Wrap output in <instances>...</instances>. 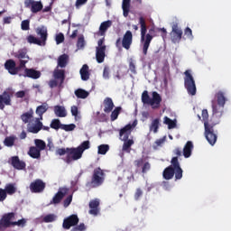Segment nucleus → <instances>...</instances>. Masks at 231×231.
I'll use <instances>...</instances> for the list:
<instances>
[{"mask_svg": "<svg viewBox=\"0 0 231 231\" xmlns=\"http://www.w3.org/2000/svg\"><path fill=\"white\" fill-rule=\"evenodd\" d=\"M68 60H69V56L68 54H62L58 58V66L60 68H66L68 66Z\"/></svg>", "mask_w": 231, "mask_h": 231, "instance_id": "37", "label": "nucleus"}, {"mask_svg": "<svg viewBox=\"0 0 231 231\" xmlns=\"http://www.w3.org/2000/svg\"><path fill=\"white\" fill-rule=\"evenodd\" d=\"M160 125H162V124H160V118L153 119L149 125L150 133L156 134V133H158V129H160Z\"/></svg>", "mask_w": 231, "mask_h": 231, "instance_id": "35", "label": "nucleus"}, {"mask_svg": "<svg viewBox=\"0 0 231 231\" xmlns=\"http://www.w3.org/2000/svg\"><path fill=\"white\" fill-rule=\"evenodd\" d=\"M133 44V32L131 31H126L123 36L122 46L125 50H131V45Z\"/></svg>", "mask_w": 231, "mask_h": 231, "instance_id": "20", "label": "nucleus"}, {"mask_svg": "<svg viewBox=\"0 0 231 231\" xmlns=\"http://www.w3.org/2000/svg\"><path fill=\"white\" fill-rule=\"evenodd\" d=\"M50 131V126H44L42 120L33 119L27 125V133L37 134L40 131Z\"/></svg>", "mask_w": 231, "mask_h": 231, "instance_id": "10", "label": "nucleus"}, {"mask_svg": "<svg viewBox=\"0 0 231 231\" xmlns=\"http://www.w3.org/2000/svg\"><path fill=\"white\" fill-rule=\"evenodd\" d=\"M111 26H113V22L111 20L101 23L99 26L100 35H106V32H107V30H109V28H111Z\"/></svg>", "mask_w": 231, "mask_h": 231, "instance_id": "32", "label": "nucleus"}, {"mask_svg": "<svg viewBox=\"0 0 231 231\" xmlns=\"http://www.w3.org/2000/svg\"><path fill=\"white\" fill-rule=\"evenodd\" d=\"M21 29L23 30V32H28V30H30V20L22 21Z\"/></svg>", "mask_w": 231, "mask_h": 231, "instance_id": "52", "label": "nucleus"}, {"mask_svg": "<svg viewBox=\"0 0 231 231\" xmlns=\"http://www.w3.org/2000/svg\"><path fill=\"white\" fill-rule=\"evenodd\" d=\"M15 59H18L20 62V68H26V64H28V61L30 60V57L24 51H19L15 55Z\"/></svg>", "mask_w": 231, "mask_h": 231, "instance_id": "19", "label": "nucleus"}, {"mask_svg": "<svg viewBox=\"0 0 231 231\" xmlns=\"http://www.w3.org/2000/svg\"><path fill=\"white\" fill-rule=\"evenodd\" d=\"M68 149L69 148H59L56 151V154H58L59 156H64V154L68 155Z\"/></svg>", "mask_w": 231, "mask_h": 231, "instance_id": "57", "label": "nucleus"}, {"mask_svg": "<svg viewBox=\"0 0 231 231\" xmlns=\"http://www.w3.org/2000/svg\"><path fill=\"white\" fill-rule=\"evenodd\" d=\"M34 143L36 145L34 147H36V149H38L39 151H44L46 149V142H44L43 140L35 139Z\"/></svg>", "mask_w": 231, "mask_h": 231, "instance_id": "39", "label": "nucleus"}, {"mask_svg": "<svg viewBox=\"0 0 231 231\" xmlns=\"http://www.w3.org/2000/svg\"><path fill=\"white\" fill-rule=\"evenodd\" d=\"M79 225V217L77 215H71L63 220V228L69 230L71 226H77Z\"/></svg>", "mask_w": 231, "mask_h": 231, "instance_id": "18", "label": "nucleus"}, {"mask_svg": "<svg viewBox=\"0 0 231 231\" xmlns=\"http://www.w3.org/2000/svg\"><path fill=\"white\" fill-rule=\"evenodd\" d=\"M27 42H29V44H37L38 46H42L41 40L33 35L27 36Z\"/></svg>", "mask_w": 231, "mask_h": 231, "instance_id": "42", "label": "nucleus"}, {"mask_svg": "<svg viewBox=\"0 0 231 231\" xmlns=\"http://www.w3.org/2000/svg\"><path fill=\"white\" fill-rule=\"evenodd\" d=\"M49 88L53 89V88H62V85H60V81L59 79H54L49 81Z\"/></svg>", "mask_w": 231, "mask_h": 231, "instance_id": "48", "label": "nucleus"}, {"mask_svg": "<svg viewBox=\"0 0 231 231\" xmlns=\"http://www.w3.org/2000/svg\"><path fill=\"white\" fill-rule=\"evenodd\" d=\"M53 79L59 80L60 86H62V84H64V80H66V72L64 69H54Z\"/></svg>", "mask_w": 231, "mask_h": 231, "instance_id": "27", "label": "nucleus"}, {"mask_svg": "<svg viewBox=\"0 0 231 231\" xmlns=\"http://www.w3.org/2000/svg\"><path fill=\"white\" fill-rule=\"evenodd\" d=\"M23 77H27L28 79H33L37 80V79H41V71L36 70L34 69L25 68Z\"/></svg>", "mask_w": 231, "mask_h": 231, "instance_id": "24", "label": "nucleus"}, {"mask_svg": "<svg viewBox=\"0 0 231 231\" xmlns=\"http://www.w3.org/2000/svg\"><path fill=\"white\" fill-rule=\"evenodd\" d=\"M79 183V179H75L74 180H71L70 182V189H72L74 191L79 189V187H77Z\"/></svg>", "mask_w": 231, "mask_h": 231, "instance_id": "61", "label": "nucleus"}, {"mask_svg": "<svg viewBox=\"0 0 231 231\" xmlns=\"http://www.w3.org/2000/svg\"><path fill=\"white\" fill-rule=\"evenodd\" d=\"M226 94L223 90H218L215 94L214 100L211 101L213 118H221L225 113V105L226 104Z\"/></svg>", "mask_w": 231, "mask_h": 231, "instance_id": "3", "label": "nucleus"}, {"mask_svg": "<svg viewBox=\"0 0 231 231\" xmlns=\"http://www.w3.org/2000/svg\"><path fill=\"white\" fill-rule=\"evenodd\" d=\"M105 113H111L115 108V103L111 97H106L103 101Z\"/></svg>", "mask_w": 231, "mask_h": 231, "instance_id": "29", "label": "nucleus"}, {"mask_svg": "<svg viewBox=\"0 0 231 231\" xmlns=\"http://www.w3.org/2000/svg\"><path fill=\"white\" fill-rule=\"evenodd\" d=\"M28 154L31 158H33L34 160H41V150H39L35 146H31Z\"/></svg>", "mask_w": 231, "mask_h": 231, "instance_id": "34", "label": "nucleus"}, {"mask_svg": "<svg viewBox=\"0 0 231 231\" xmlns=\"http://www.w3.org/2000/svg\"><path fill=\"white\" fill-rule=\"evenodd\" d=\"M54 113H55L56 116H59V118H66V116H68L66 108L62 106H55Z\"/></svg>", "mask_w": 231, "mask_h": 231, "instance_id": "33", "label": "nucleus"}, {"mask_svg": "<svg viewBox=\"0 0 231 231\" xmlns=\"http://www.w3.org/2000/svg\"><path fill=\"white\" fill-rule=\"evenodd\" d=\"M96 59L98 64H102V62H104V59H106V46L97 47Z\"/></svg>", "mask_w": 231, "mask_h": 231, "instance_id": "26", "label": "nucleus"}, {"mask_svg": "<svg viewBox=\"0 0 231 231\" xmlns=\"http://www.w3.org/2000/svg\"><path fill=\"white\" fill-rule=\"evenodd\" d=\"M4 143L5 147H14V144L15 143V138L12 136L5 137Z\"/></svg>", "mask_w": 231, "mask_h": 231, "instance_id": "47", "label": "nucleus"}, {"mask_svg": "<svg viewBox=\"0 0 231 231\" xmlns=\"http://www.w3.org/2000/svg\"><path fill=\"white\" fill-rule=\"evenodd\" d=\"M171 42L174 44L180 42L181 41V37H183V31L180 28L178 23H174L171 26V32L170 33Z\"/></svg>", "mask_w": 231, "mask_h": 231, "instance_id": "13", "label": "nucleus"}, {"mask_svg": "<svg viewBox=\"0 0 231 231\" xmlns=\"http://www.w3.org/2000/svg\"><path fill=\"white\" fill-rule=\"evenodd\" d=\"M29 189L32 194H41V192H44V189H46V183L41 179H36L31 182Z\"/></svg>", "mask_w": 231, "mask_h": 231, "instance_id": "15", "label": "nucleus"}, {"mask_svg": "<svg viewBox=\"0 0 231 231\" xmlns=\"http://www.w3.org/2000/svg\"><path fill=\"white\" fill-rule=\"evenodd\" d=\"M77 125L75 124H69V125H61L62 131H66L67 133H69L70 131H75Z\"/></svg>", "mask_w": 231, "mask_h": 231, "instance_id": "46", "label": "nucleus"}, {"mask_svg": "<svg viewBox=\"0 0 231 231\" xmlns=\"http://www.w3.org/2000/svg\"><path fill=\"white\" fill-rule=\"evenodd\" d=\"M139 23L141 24V42H143V55H147L151 42L152 41V38L156 37V30L151 28L149 33H147V23H145V18L143 16L139 18Z\"/></svg>", "mask_w": 231, "mask_h": 231, "instance_id": "2", "label": "nucleus"}, {"mask_svg": "<svg viewBox=\"0 0 231 231\" xmlns=\"http://www.w3.org/2000/svg\"><path fill=\"white\" fill-rule=\"evenodd\" d=\"M20 118L23 122V124H31V122H33V120L35 119L33 118V110L31 109L29 112L22 114Z\"/></svg>", "mask_w": 231, "mask_h": 231, "instance_id": "30", "label": "nucleus"}, {"mask_svg": "<svg viewBox=\"0 0 231 231\" xmlns=\"http://www.w3.org/2000/svg\"><path fill=\"white\" fill-rule=\"evenodd\" d=\"M88 0H76L75 6L77 10H80L84 5H87Z\"/></svg>", "mask_w": 231, "mask_h": 231, "instance_id": "54", "label": "nucleus"}, {"mask_svg": "<svg viewBox=\"0 0 231 231\" xmlns=\"http://www.w3.org/2000/svg\"><path fill=\"white\" fill-rule=\"evenodd\" d=\"M163 124H165V125H168V129H174V127H176V122H174L168 116H164Z\"/></svg>", "mask_w": 231, "mask_h": 231, "instance_id": "45", "label": "nucleus"}, {"mask_svg": "<svg viewBox=\"0 0 231 231\" xmlns=\"http://www.w3.org/2000/svg\"><path fill=\"white\" fill-rule=\"evenodd\" d=\"M84 230H86V225H84V223H81L79 226L74 227V231H84Z\"/></svg>", "mask_w": 231, "mask_h": 231, "instance_id": "64", "label": "nucleus"}, {"mask_svg": "<svg viewBox=\"0 0 231 231\" xmlns=\"http://www.w3.org/2000/svg\"><path fill=\"white\" fill-rule=\"evenodd\" d=\"M142 196H143V190H142L140 188H137L134 193V199L138 201Z\"/></svg>", "mask_w": 231, "mask_h": 231, "instance_id": "56", "label": "nucleus"}, {"mask_svg": "<svg viewBox=\"0 0 231 231\" xmlns=\"http://www.w3.org/2000/svg\"><path fill=\"white\" fill-rule=\"evenodd\" d=\"M11 165L14 169H16V171H24V169H26V162L19 160V156L11 157Z\"/></svg>", "mask_w": 231, "mask_h": 231, "instance_id": "21", "label": "nucleus"}, {"mask_svg": "<svg viewBox=\"0 0 231 231\" xmlns=\"http://www.w3.org/2000/svg\"><path fill=\"white\" fill-rule=\"evenodd\" d=\"M122 10L124 17H129V12H131V0H123Z\"/></svg>", "mask_w": 231, "mask_h": 231, "instance_id": "36", "label": "nucleus"}, {"mask_svg": "<svg viewBox=\"0 0 231 231\" xmlns=\"http://www.w3.org/2000/svg\"><path fill=\"white\" fill-rule=\"evenodd\" d=\"M24 6L25 8H30L32 14H39L44 8L42 1L35 0H24Z\"/></svg>", "mask_w": 231, "mask_h": 231, "instance_id": "14", "label": "nucleus"}, {"mask_svg": "<svg viewBox=\"0 0 231 231\" xmlns=\"http://www.w3.org/2000/svg\"><path fill=\"white\" fill-rule=\"evenodd\" d=\"M152 98L149 97V92L144 90L142 94V102L143 104H147L151 106L152 109H160L162 104V96L158 92L154 91L152 94Z\"/></svg>", "mask_w": 231, "mask_h": 231, "instance_id": "7", "label": "nucleus"}, {"mask_svg": "<svg viewBox=\"0 0 231 231\" xmlns=\"http://www.w3.org/2000/svg\"><path fill=\"white\" fill-rule=\"evenodd\" d=\"M184 86L185 88L188 91V94L190 95L191 97H194L197 92L196 88V81L194 80V77L190 73V70H186L184 72Z\"/></svg>", "mask_w": 231, "mask_h": 231, "instance_id": "9", "label": "nucleus"}, {"mask_svg": "<svg viewBox=\"0 0 231 231\" xmlns=\"http://www.w3.org/2000/svg\"><path fill=\"white\" fill-rule=\"evenodd\" d=\"M36 33L40 36V42H42V45L46 46V41H48V29L45 27L38 28Z\"/></svg>", "mask_w": 231, "mask_h": 231, "instance_id": "25", "label": "nucleus"}, {"mask_svg": "<svg viewBox=\"0 0 231 231\" xmlns=\"http://www.w3.org/2000/svg\"><path fill=\"white\" fill-rule=\"evenodd\" d=\"M129 69L131 73H133L134 75H136V65L134 64V61L131 60L129 62Z\"/></svg>", "mask_w": 231, "mask_h": 231, "instance_id": "59", "label": "nucleus"}, {"mask_svg": "<svg viewBox=\"0 0 231 231\" xmlns=\"http://www.w3.org/2000/svg\"><path fill=\"white\" fill-rule=\"evenodd\" d=\"M5 68L7 69L8 73L10 75H17L21 69H23V67L19 65L18 67L15 64V61L14 60H7L5 63Z\"/></svg>", "mask_w": 231, "mask_h": 231, "instance_id": "16", "label": "nucleus"}, {"mask_svg": "<svg viewBox=\"0 0 231 231\" xmlns=\"http://www.w3.org/2000/svg\"><path fill=\"white\" fill-rule=\"evenodd\" d=\"M109 151V144H101L98 146V154H106Z\"/></svg>", "mask_w": 231, "mask_h": 231, "instance_id": "49", "label": "nucleus"}, {"mask_svg": "<svg viewBox=\"0 0 231 231\" xmlns=\"http://www.w3.org/2000/svg\"><path fill=\"white\" fill-rule=\"evenodd\" d=\"M51 128L59 131V129H62V123H60V119H52L51 122Z\"/></svg>", "mask_w": 231, "mask_h": 231, "instance_id": "40", "label": "nucleus"}, {"mask_svg": "<svg viewBox=\"0 0 231 231\" xmlns=\"http://www.w3.org/2000/svg\"><path fill=\"white\" fill-rule=\"evenodd\" d=\"M73 201V195L68 196L64 200H63V207L65 208H68L69 205H71V202Z\"/></svg>", "mask_w": 231, "mask_h": 231, "instance_id": "53", "label": "nucleus"}, {"mask_svg": "<svg viewBox=\"0 0 231 231\" xmlns=\"http://www.w3.org/2000/svg\"><path fill=\"white\" fill-rule=\"evenodd\" d=\"M12 98H14V89L11 88H6L0 95V109L5 110V106H12Z\"/></svg>", "mask_w": 231, "mask_h": 231, "instance_id": "11", "label": "nucleus"}, {"mask_svg": "<svg viewBox=\"0 0 231 231\" xmlns=\"http://www.w3.org/2000/svg\"><path fill=\"white\" fill-rule=\"evenodd\" d=\"M91 147V143L89 141H84L80 143L79 146H78V149L81 152L82 154H84V151H88Z\"/></svg>", "mask_w": 231, "mask_h": 231, "instance_id": "44", "label": "nucleus"}, {"mask_svg": "<svg viewBox=\"0 0 231 231\" xmlns=\"http://www.w3.org/2000/svg\"><path fill=\"white\" fill-rule=\"evenodd\" d=\"M82 152L79 149V147L76 148H69L68 149V154L66 155L64 162L65 163H71V162H77V160H80L82 158Z\"/></svg>", "mask_w": 231, "mask_h": 231, "instance_id": "12", "label": "nucleus"}, {"mask_svg": "<svg viewBox=\"0 0 231 231\" xmlns=\"http://www.w3.org/2000/svg\"><path fill=\"white\" fill-rule=\"evenodd\" d=\"M148 171H151V163L144 162L142 168L143 174H145V172H147Z\"/></svg>", "mask_w": 231, "mask_h": 231, "instance_id": "60", "label": "nucleus"}, {"mask_svg": "<svg viewBox=\"0 0 231 231\" xmlns=\"http://www.w3.org/2000/svg\"><path fill=\"white\" fill-rule=\"evenodd\" d=\"M106 180V173L104 170H101L100 167L96 168L93 171L91 180L88 182V187H91L92 189H97V187H100L104 184Z\"/></svg>", "mask_w": 231, "mask_h": 231, "instance_id": "8", "label": "nucleus"}, {"mask_svg": "<svg viewBox=\"0 0 231 231\" xmlns=\"http://www.w3.org/2000/svg\"><path fill=\"white\" fill-rule=\"evenodd\" d=\"M88 207L90 208L88 213L91 214V216H98V212H99L98 208L100 207V199H95L90 200Z\"/></svg>", "mask_w": 231, "mask_h": 231, "instance_id": "22", "label": "nucleus"}, {"mask_svg": "<svg viewBox=\"0 0 231 231\" xmlns=\"http://www.w3.org/2000/svg\"><path fill=\"white\" fill-rule=\"evenodd\" d=\"M77 46L79 50H82L86 46V40H84V35H81L78 39Z\"/></svg>", "mask_w": 231, "mask_h": 231, "instance_id": "51", "label": "nucleus"}, {"mask_svg": "<svg viewBox=\"0 0 231 231\" xmlns=\"http://www.w3.org/2000/svg\"><path fill=\"white\" fill-rule=\"evenodd\" d=\"M193 149H194V144L192 143V141H188L182 152L184 158H190V156H192Z\"/></svg>", "mask_w": 231, "mask_h": 231, "instance_id": "28", "label": "nucleus"}, {"mask_svg": "<svg viewBox=\"0 0 231 231\" xmlns=\"http://www.w3.org/2000/svg\"><path fill=\"white\" fill-rule=\"evenodd\" d=\"M134 163V166L137 167V168L142 167V165L144 164L143 158H141L139 160H135Z\"/></svg>", "mask_w": 231, "mask_h": 231, "instance_id": "63", "label": "nucleus"}, {"mask_svg": "<svg viewBox=\"0 0 231 231\" xmlns=\"http://www.w3.org/2000/svg\"><path fill=\"white\" fill-rule=\"evenodd\" d=\"M15 219V213L10 212L5 213L2 216L0 219V231H5L6 228H10V226H26V219L22 218L18 221H14Z\"/></svg>", "mask_w": 231, "mask_h": 231, "instance_id": "5", "label": "nucleus"}, {"mask_svg": "<svg viewBox=\"0 0 231 231\" xmlns=\"http://www.w3.org/2000/svg\"><path fill=\"white\" fill-rule=\"evenodd\" d=\"M103 79H109V67H105L103 70Z\"/></svg>", "mask_w": 231, "mask_h": 231, "instance_id": "62", "label": "nucleus"}, {"mask_svg": "<svg viewBox=\"0 0 231 231\" xmlns=\"http://www.w3.org/2000/svg\"><path fill=\"white\" fill-rule=\"evenodd\" d=\"M202 118L204 120L206 139L210 145H216V142H217V134L214 133V126L219 124L220 118L212 117V120L215 121H210V123H208V110L207 109L202 110Z\"/></svg>", "mask_w": 231, "mask_h": 231, "instance_id": "1", "label": "nucleus"}, {"mask_svg": "<svg viewBox=\"0 0 231 231\" xmlns=\"http://www.w3.org/2000/svg\"><path fill=\"white\" fill-rule=\"evenodd\" d=\"M131 125H126L119 131V136L122 142H124L122 151L128 153L131 152V147L134 145V140L129 139V136H131Z\"/></svg>", "mask_w": 231, "mask_h": 231, "instance_id": "6", "label": "nucleus"}, {"mask_svg": "<svg viewBox=\"0 0 231 231\" xmlns=\"http://www.w3.org/2000/svg\"><path fill=\"white\" fill-rule=\"evenodd\" d=\"M56 44H62L64 42V34L62 32H60L56 35L55 38Z\"/></svg>", "mask_w": 231, "mask_h": 231, "instance_id": "55", "label": "nucleus"}, {"mask_svg": "<svg viewBox=\"0 0 231 231\" xmlns=\"http://www.w3.org/2000/svg\"><path fill=\"white\" fill-rule=\"evenodd\" d=\"M184 35H186L188 39H193L194 36H192V29H190V27H187L184 30Z\"/></svg>", "mask_w": 231, "mask_h": 231, "instance_id": "58", "label": "nucleus"}, {"mask_svg": "<svg viewBox=\"0 0 231 231\" xmlns=\"http://www.w3.org/2000/svg\"><path fill=\"white\" fill-rule=\"evenodd\" d=\"M68 189L67 188H60L58 192L54 195L52 199L51 200V205H59L62 199H64V197L66 194H68Z\"/></svg>", "mask_w": 231, "mask_h": 231, "instance_id": "17", "label": "nucleus"}, {"mask_svg": "<svg viewBox=\"0 0 231 231\" xmlns=\"http://www.w3.org/2000/svg\"><path fill=\"white\" fill-rule=\"evenodd\" d=\"M49 108L50 106H48V103H42L41 106H38L35 113L39 117H35L34 120H43V115Z\"/></svg>", "mask_w": 231, "mask_h": 231, "instance_id": "23", "label": "nucleus"}, {"mask_svg": "<svg viewBox=\"0 0 231 231\" xmlns=\"http://www.w3.org/2000/svg\"><path fill=\"white\" fill-rule=\"evenodd\" d=\"M5 190L6 194H9V196H12L13 194H15V192H17V189L12 183L7 184L5 186Z\"/></svg>", "mask_w": 231, "mask_h": 231, "instance_id": "43", "label": "nucleus"}, {"mask_svg": "<svg viewBox=\"0 0 231 231\" xmlns=\"http://www.w3.org/2000/svg\"><path fill=\"white\" fill-rule=\"evenodd\" d=\"M79 74L81 77V80L87 81L89 80L90 73H89V66L88 64H84L79 70Z\"/></svg>", "mask_w": 231, "mask_h": 231, "instance_id": "31", "label": "nucleus"}, {"mask_svg": "<svg viewBox=\"0 0 231 231\" xmlns=\"http://www.w3.org/2000/svg\"><path fill=\"white\" fill-rule=\"evenodd\" d=\"M122 111V106H116L111 113L110 118L111 122H115L118 118V116L120 115Z\"/></svg>", "mask_w": 231, "mask_h": 231, "instance_id": "41", "label": "nucleus"}, {"mask_svg": "<svg viewBox=\"0 0 231 231\" xmlns=\"http://www.w3.org/2000/svg\"><path fill=\"white\" fill-rule=\"evenodd\" d=\"M75 95L77 98H88L89 97V92L82 89V88H78L75 90Z\"/></svg>", "mask_w": 231, "mask_h": 231, "instance_id": "38", "label": "nucleus"}, {"mask_svg": "<svg viewBox=\"0 0 231 231\" xmlns=\"http://www.w3.org/2000/svg\"><path fill=\"white\" fill-rule=\"evenodd\" d=\"M171 165L164 169L162 177L164 180H172L175 175V180H181L183 178V170L180 166L178 157H172L171 161Z\"/></svg>", "mask_w": 231, "mask_h": 231, "instance_id": "4", "label": "nucleus"}, {"mask_svg": "<svg viewBox=\"0 0 231 231\" xmlns=\"http://www.w3.org/2000/svg\"><path fill=\"white\" fill-rule=\"evenodd\" d=\"M57 219V216L55 214H49L43 217L44 223H53Z\"/></svg>", "mask_w": 231, "mask_h": 231, "instance_id": "50", "label": "nucleus"}]
</instances>
